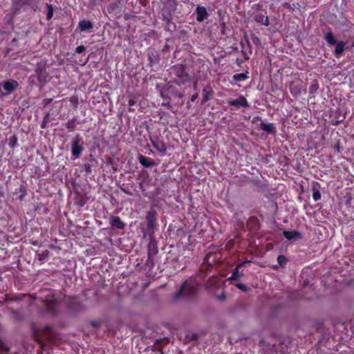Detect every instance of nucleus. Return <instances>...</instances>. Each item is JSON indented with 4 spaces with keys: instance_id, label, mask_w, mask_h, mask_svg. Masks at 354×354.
Instances as JSON below:
<instances>
[{
    "instance_id": "nucleus-1",
    "label": "nucleus",
    "mask_w": 354,
    "mask_h": 354,
    "mask_svg": "<svg viewBox=\"0 0 354 354\" xmlns=\"http://www.w3.org/2000/svg\"><path fill=\"white\" fill-rule=\"evenodd\" d=\"M196 292L197 284L196 281L193 279L187 280L176 295L175 299H177L182 297L191 298L194 297Z\"/></svg>"
},
{
    "instance_id": "nucleus-2",
    "label": "nucleus",
    "mask_w": 354,
    "mask_h": 354,
    "mask_svg": "<svg viewBox=\"0 0 354 354\" xmlns=\"http://www.w3.org/2000/svg\"><path fill=\"white\" fill-rule=\"evenodd\" d=\"M170 74L176 77L174 82L178 85H183L189 81V75L185 72L183 64L173 66L171 68Z\"/></svg>"
},
{
    "instance_id": "nucleus-3",
    "label": "nucleus",
    "mask_w": 354,
    "mask_h": 354,
    "mask_svg": "<svg viewBox=\"0 0 354 354\" xmlns=\"http://www.w3.org/2000/svg\"><path fill=\"white\" fill-rule=\"evenodd\" d=\"M19 87V83L15 80H9L0 83V99L11 94Z\"/></svg>"
},
{
    "instance_id": "nucleus-4",
    "label": "nucleus",
    "mask_w": 354,
    "mask_h": 354,
    "mask_svg": "<svg viewBox=\"0 0 354 354\" xmlns=\"http://www.w3.org/2000/svg\"><path fill=\"white\" fill-rule=\"evenodd\" d=\"M35 73L37 74V80L40 83L45 84L48 82L49 74L46 71L45 63L38 64L35 69Z\"/></svg>"
},
{
    "instance_id": "nucleus-5",
    "label": "nucleus",
    "mask_w": 354,
    "mask_h": 354,
    "mask_svg": "<svg viewBox=\"0 0 354 354\" xmlns=\"http://www.w3.org/2000/svg\"><path fill=\"white\" fill-rule=\"evenodd\" d=\"M80 140L79 138V136H77L72 143V155L75 158H78L84 150V147L82 145L80 144Z\"/></svg>"
},
{
    "instance_id": "nucleus-6",
    "label": "nucleus",
    "mask_w": 354,
    "mask_h": 354,
    "mask_svg": "<svg viewBox=\"0 0 354 354\" xmlns=\"http://www.w3.org/2000/svg\"><path fill=\"white\" fill-rule=\"evenodd\" d=\"M230 106H234L236 108L248 107L250 106L248 100L243 95H240L238 98L228 102Z\"/></svg>"
},
{
    "instance_id": "nucleus-7",
    "label": "nucleus",
    "mask_w": 354,
    "mask_h": 354,
    "mask_svg": "<svg viewBox=\"0 0 354 354\" xmlns=\"http://www.w3.org/2000/svg\"><path fill=\"white\" fill-rule=\"evenodd\" d=\"M196 20L199 22L203 21L208 17V13L204 6H198L196 9Z\"/></svg>"
},
{
    "instance_id": "nucleus-8",
    "label": "nucleus",
    "mask_w": 354,
    "mask_h": 354,
    "mask_svg": "<svg viewBox=\"0 0 354 354\" xmlns=\"http://www.w3.org/2000/svg\"><path fill=\"white\" fill-rule=\"evenodd\" d=\"M253 20L261 25H264L266 26H268L270 25L268 17L263 15L262 13H257L254 15Z\"/></svg>"
},
{
    "instance_id": "nucleus-9",
    "label": "nucleus",
    "mask_w": 354,
    "mask_h": 354,
    "mask_svg": "<svg viewBox=\"0 0 354 354\" xmlns=\"http://www.w3.org/2000/svg\"><path fill=\"white\" fill-rule=\"evenodd\" d=\"M152 145L157 151H158L162 155H165L166 153L167 147L163 141L160 140H153Z\"/></svg>"
},
{
    "instance_id": "nucleus-10",
    "label": "nucleus",
    "mask_w": 354,
    "mask_h": 354,
    "mask_svg": "<svg viewBox=\"0 0 354 354\" xmlns=\"http://www.w3.org/2000/svg\"><path fill=\"white\" fill-rule=\"evenodd\" d=\"M283 235L289 241L301 239V234L297 231H283Z\"/></svg>"
},
{
    "instance_id": "nucleus-11",
    "label": "nucleus",
    "mask_w": 354,
    "mask_h": 354,
    "mask_svg": "<svg viewBox=\"0 0 354 354\" xmlns=\"http://www.w3.org/2000/svg\"><path fill=\"white\" fill-rule=\"evenodd\" d=\"M139 162L145 167H151L156 165V162L151 158H147L143 155L138 156Z\"/></svg>"
},
{
    "instance_id": "nucleus-12",
    "label": "nucleus",
    "mask_w": 354,
    "mask_h": 354,
    "mask_svg": "<svg viewBox=\"0 0 354 354\" xmlns=\"http://www.w3.org/2000/svg\"><path fill=\"white\" fill-rule=\"evenodd\" d=\"M46 310L50 313H55L57 310V303L54 299L46 300Z\"/></svg>"
},
{
    "instance_id": "nucleus-13",
    "label": "nucleus",
    "mask_w": 354,
    "mask_h": 354,
    "mask_svg": "<svg viewBox=\"0 0 354 354\" xmlns=\"http://www.w3.org/2000/svg\"><path fill=\"white\" fill-rule=\"evenodd\" d=\"M261 129L267 132L268 133H270V134L276 133V129L272 123L261 122Z\"/></svg>"
},
{
    "instance_id": "nucleus-14",
    "label": "nucleus",
    "mask_w": 354,
    "mask_h": 354,
    "mask_svg": "<svg viewBox=\"0 0 354 354\" xmlns=\"http://www.w3.org/2000/svg\"><path fill=\"white\" fill-rule=\"evenodd\" d=\"M111 224L112 226L115 227L120 230L124 228V223L121 221L118 216H113L111 218Z\"/></svg>"
},
{
    "instance_id": "nucleus-15",
    "label": "nucleus",
    "mask_w": 354,
    "mask_h": 354,
    "mask_svg": "<svg viewBox=\"0 0 354 354\" xmlns=\"http://www.w3.org/2000/svg\"><path fill=\"white\" fill-rule=\"evenodd\" d=\"M79 28L81 31H86L93 28V24L88 20H82L79 22Z\"/></svg>"
},
{
    "instance_id": "nucleus-16",
    "label": "nucleus",
    "mask_w": 354,
    "mask_h": 354,
    "mask_svg": "<svg viewBox=\"0 0 354 354\" xmlns=\"http://www.w3.org/2000/svg\"><path fill=\"white\" fill-rule=\"evenodd\" d=\"M158 251V250L156 243L150 241L148 245V255L149 257H155Z\"/></svg>"
},
{
    "instance_id": "nucleus-17",
    "label": "nucleus",
    "mask_w": 354,
    "mask_h": 354,
    "mask_svg": "<svg viewBox=\"0 0 354 354\" xmlns=\"http://www.w3.org/2000/svg\"><path fill=\"white\" fill-rule=\"evenodd\" d=\"M147 218L148 227L153 230L156 225V218L154 216V214L151 212H149L148 213Z\"/></svg>"
},
{
    "instance_id": "nucleus-18",
    "label": "nucleus",
    "mask_w": 354,
    "mask_h": 354,
    "mask_svg": "<svg viewBox=\"0 0 354 354\" xmlns=\"http://www.w3.org/2000/svg\"><path fill=\"white\" fill-rule=\"evenodd\" d=\"M212 90L210 88H204L203 89V100H202V104H205L207 102L209 99V95H212Z\"/></svg>"
},
{
    "instance_id": "nucleus-19",
    "label": "nucleus",
    "mask_w": 354,
    "mask_h": 354,
    "mask_svg": "<svg viewBox=\"0 0 354 354\" xmlns=\"http://www.w3.org/2000/svg\"><path fill=\"white\" fill-rule=\"evenodd\" d=\"M242 266V264L239 265L233 271L232 276L229 278V280H238L242 276L243 274L239 272V268Z\"/></svg>"
},
{
    "instance_id": "nucleus-20",
    "label": "nucleus",
    "mask_w": 354,
    "mask_h": 354,
    "mask_svg": "<svg viewBox=\"0 0 354 354\" xmlns=\"http://www.w3.org/2000/svg\"><path fill=\"white\" fill-rule=\"evenodd\" d=\"M335 54L336 56H339L342 54L344 49L345 43L343 41L337 42L335 44Z\"/></svg>"
},
{
    "instance_id": "nucleus-21",
    "label": "nucleus",
    "mask_w": 354,
    "mask_h": 354,
    "mask_svg": "<svg viewBox=\"0 0 354 354\" xmlns=\"http://www.w3.org/2000/svg\"><path fill=\"white\" fill-rule=\"evenodd\" d=\"M325 39L326 41L330 45H335L337 44V41L331 32L326 33Z\"/></svg>"
},
{
    "instance_id": "nucleus-22",
    "label": "nucleus",
    "mask_w": 354,
    "mask_h": 354,
    "mask_svg": "<svg viewBox=\"0 0 354 354\" xmlns=\"http://www.w3.org/2000/svg\"><path fill=\"white\" fill-rule=\"evenodd\" d=\"M232 78L235 82H241L248 79V77L245 73H239L234 75Z\"/></svg>"
},
{
    "instance_id": "nucleus-23",
    "label": "nucleus",
    "mask_w": 354,
    "mask_h": 354,
    "mask_svg": "<svg viewBox=\"0 0 354 354\" xmlns=\"http://www.w3.org/2000/svg\"><path fill=\"white\" fill-rule=\"evenodd\" d=\"M319 88L318 82L317 80H313L310 88H309V93L310 94H315Z\"/></svg>"
},
{
    "instance_id": "nucleus-24",
    "label": "nucleus",
    "mask_w": 354,
    "mask_h": 354,
    "mask_svg": "<svg viewBox=\"0 0 354 354\" xmlns=\"http://www.w3.org/2000/svg\"><path fill=\"white\" fill-rule=\"evenodd\" d=\"M66 127L69 130H73L76 127V119L73 118L71 120H69L66 123Z\"/></svg>"
},
{
    "instance_id": "nucleus-25",
    "label": "nucleus",
    "mask_w": 354,
    "mask_h": 354,
    "mask_svg": "<svg viewBox=\"0 0 354 354\" xmlns=\"http://www.w3.org/2000/svg\"><path fill=\"white\" fill-rule=\"evenodd\" d=\"M9 140V146L11 148H15L17 145L18 138L16 135L12 136Z\"/></svg>"
},
{
    "instance_id": "nucleus-26",
    "label": "nucleus",
    "mask_w": 354,
    "mask_h": 354,
    "mask_svg": "<svg viewBox=\"0 0 354 354\" xmlns=\"http://www.w3.org/2000/svg\"><path fill=\"white\" fill-rule=\"evenodd\" d=\"M46 8H47L46 18L48 20H50L53 15V8L52 5L47 3Z\"/></svg>"
},
{
    "instance_id": "nucleus-27",
    "label": "nucleus",
    "mask_w": 354,
    "mask_h": 354,
    "mask_svg": "<svg viewBox=\"0 0 354 354\" xmlns=\"http://www.w3.org/2000/svg\"><path fill=\"white\" fill-rule=\"evenodd\" d=\"M235 286L237 287L239 289L242 290L243 292H247L250 290V288L248 287L246 285L242 283H234Z\"/></svg>"
},
{
    "instance_id": "nucleus-28",
    "label": "nucleus",
    "mask_w": 354,
    "mask_h": 354,
    "mask_svg": "<svg viewBox=\"0 0 354 354\" xmlns=\"http://www.w3.org/2000/svg\"><path fill=\"white\" fill-rule=\"evenodd\" d=\"M185 339L189 341H196L198 339V335L196 333H191L186 335Z\"/></svg>"
},
{
    "instance_id": "nucleus-29",
    "label": "nucleus",
    "mask_w": 354,
    "mask_h": 354,
    "mask_svg": "<svg viewBox=\"0 0 354 354\" xmlns=\"http://www.w3.org/2000/svg\"><path fill=\"white\" fill-rule=\"evenodd\" d=\"M277 261H278V263L281 266H284L286 263H287V259L286 257L283 256V255H279L278 257H277Z\"/></svg>"
},
{
    "instance_id": "nucleus-30",
    "label": "nucleus",
    "mask_w": 354,
    "mask_h": 354,
    "mask_svg": "<svg viewBox=\"0 0 354 354\" xmlns=\"http://www.w3.org/2000/svg\"><path fill=\"white\" fill-rule=\"evenodd\" d=\"M153 257H149L148 255V259L145 263V266H147L149 268H152L154 266Z\"/></svg>"
},
{
    "instance_id": "nucleus-31",
    "label": "nucleus",
    "mask_w": 354,
    "mask_h": 354,
    "mask_svg": "<svg viewBox=\"0 0 354 354\" xmlns=\"http://www.w3.org/2000/svg\"><path fill=\"white\" fill-rule=\"evenodd\" d=\"M136 103V101L132 98V97H130L129 101H128V104H129V111H134L133 109L131 108V106H134Z\"/></svg>"
},
{
    "instance_id": "nucleus-32",
    "label": "nucleus",
    "mask_w": 354,
    "mask_h": 354,
    "mask_svg": "<svg viewBox=\"0 0 354 354\" xmlns=\"http://www.w3.org/2000/svg\"><path fill=\"white\" fill-rule=\"evenodd\" d=\"M313 199L317 201L321 198V194L318 190H315L313 193Z\"/></svg>"
},
{
    "instance_id": "nucleus-33",
    "label": "nucleus",
    "mask_w": 354,
    "mask_h": 354,
    "mask_svg": "<svg viewBox=\"0 0 354 354\" xmlns=\"http://www.w3.org/2000/svg\"><path fill=\"white\" fill-rule=\"evenodd\" d=\"M42 331L46 334L52 335L53 334V328L50 326H46L43 328Z\"/></svg>"
},
{
    "instance_id": "nucleus-34",
    "label": "nucleus",
    "mask_w": 354,
    "mask_h": 354,
    "mask_svg": "<svg viewBox=\"0 0 354 354\" xmlns=\"http://www.w3.org/2000/svg\"><path fill=\"white\" fill-rule=\"evenodd\" d=\"M216 298L219 301H224L225 299V294L224 291L222 290L221 293L216 296Z\"/></svg>"
},
{
    "instance_id": "nucleus-35",
    "label": "nucleus",
    "mask_w": 354,
    "mask_h": 354,
    "mask_svg": "<svg viewBox=\"0 0 354 354\" xmlns=\"http://www.w3.org/2000/svg\"><path fill=\"white\" fill-rule=\"evenodd\" d=\"M86 50L85 47L84 46H79L76 48L75 51L77 53H82Z\"/></svg>"
},
{
    "instance_id": "nucleus-36",
    "label": "nucleus",
    "mask_w": 354,
    "mask_h": 354,
    "mask_svg": "<svg viewBox=\"0 0 354 354\" xmlns=\"http://www.w3.org/2000/svg\"><path fill=\"white\" fill-rule=\"evenodd\" d=\"M46 253H48V252L46 251L45 252H43L42 254H37L38 259L39 261L44 260L46 258Z\"/></svg>"
},
{
    "instance_id": "nucleus-37",
    "label": "nucleus",
    "mask_w": 354,
    "mask_h": 354,
    "mask_svg": "<svg viewBox=\"0 0 354 354\" xmlns=\"http://www.w3.org/2000/svg\"><path fill=\"white\" fill-rule=\"evenodd\" d=\"M53 102V98H46L43 100V104L46 106Z\"/></svg>"
},
{
    "instance_id": "nucleus-38",
    "label": "nucleus",
    "mask_w": 354,
    "mask_h": 354,
    "mask_svg": "<svg viewBox=\"0 0 354 354\" xmlns=\"http://www.w3.org/2000/svg\"><path fill=\"white\" fill-rule=\"evenodd\" d=\"M252 39L253 42L255 44H257V45H259L260 44V40H259V39L257 36H252Z\"/></svg>"
},
{
    "instance_id": "nucleus-39",
    "label": "nucleus",
    "mask_w": 354,
    "mask_h": 354,
    "mask_svg": "<svg viewBox=\"0 0 354 354\" xmlns=\"http://www.w3.org/2000/svg\"><path fill=\"white\" fill-rule=\"evenodd\" d=\"M70 101L75 105L77 104V97L76 96H73L71 97Z\"/></svg>"
},
{
    "instance_id": "nucleus-40",
    "label": "nucleus",
    "mask_w": 354,
    "mask_h": 354,
    "mask_svg": "<svg viewBox=\"0 0 354 354\" xmlns=\"http://www.w3.org/2000/svg\"><path fill=\"white\" fill-rule=\"evenodd\" d=\"M121 190L125 194H128L129 196H133V193L129 190L125 189L124 188L122 187H121Z\"/></svg>"
},
{
    "instance_id": "nucleus-41",
    "label": "nucleus",
    "mask_w": 354,
    "mask_h": 354,
    "mask_svg": "<svg viewBox=\"0 0 354 354\" xmlns=\"http://www.w3.org/2000/svg\"><path fill=\"white\" fill-rule=\"evenodd\" d=\"M20 192H23V194L19 196V198L21 200H22L23 198L24 197V196L26 195V192H25L24 188L23 187H20Z\"/></svg>"
},
{
    "instance_id": "nucleus-42",
    "label": "nucleus",
    "mask_w": 354,
    "mask_h": 354,
    "mask_svg": "<svg viewBox=\"0 0 354 354\" xmlns=\"http://www.w3.org/2000/svg\"><path fill=\"white\" fill-rule=\"evenodd\" d=\"M198 93H196L195 94H194V95L191 97V98H190V101H191V102H194V101L196 100V98L198 97Z\"/></svg>"
},
{
    "instance_id": "nucleus-43",
    "label": "nucleus",
    "mask_w": 354,
    "mask_h": 354,
    "mask_svg": "<svg viewBox=\"0 0 354 354\" xmlns=\"http://www.w3.org/2000/svg\"><path fill=\"white\" fill-rule=\"evenodd\" d=\"M11 313L15 315L16 318H19V313H17L16 310H14L12 309L10 310Z\"/></svg>"
},
{
    "instance_id": "nucleus-44",
    "label": "nucleus",
    "mask_w": 354,
    "mask_h": 354,
    "mask_svg": "<svg viewBox=\"0 0 354 354\" xmlns=\"http://www.w3.org/2000/svg\"><path fill=\"white\" fill-rule=\"evenodd\" d=\"M91 324H92V326H93L94 327H96V328H99L100 326V324L98 322H92Z\"/></svg>"
},
{
    "instance_id": "nucleus-45",
    "label": "nucleus",
    "mask_w": 354,
    "mask_h": 354,
    "mask_svg": "<svg viewBox=\"0 0 354 354\" xmlns=\"http://www.w3.org/2000/svg\"><path fill=\"white\" fill-rule=\"evenodd\" d=\"M250 222H254L255 223H258V220L257 218H252L250 220Z\"/></svg>"
},
{
    "instance_id": "nucleus-46",
    "label": "nucleus",
    "mask_w": 354,
    "mask_h": 354,
    "mask_svg": "<svg viewBox=\"0 0 354 354\" xmlns=\"http://www.w3.org/2000/svg\"><path fill=\"white\" fill-rule=\"evenodd\" d=\"M194 90L197 89V81H195V82L194 83Z\"/></svg>"
},
{
    "instance_id": "nucleus-47",
    "label": "nucleus",
    "mask_w": 354,
    "mask_h": 354,
    "mask_svg": "<svg viewBox=\"0 0 354 354\" xmlns=\"http://www.w3.org/2000/svg\"><path fill=\"white\" fill-rule=\"evenodd\" d=\"M283 6H285L286 8H290V4L288 3H287V2L283 3Z\"/></svg>"
},
{
    "instance_id": "nucleus-48",
    "label": "nucleus",
    "mask_w": 354,
    "mask_h": 354,
    "mask_svg": "<svg viewBox=\"0 0 354 354\" xmlns=\"http://www.w3.org/2000/svg\"><path fill=\"white\" fill-rule=\"evenodd\" d=\"M177 95H178V97H180V98L184 96V95L183 93H178Z\"/></svg>"
},
{
    "instance_id": "nucleus-49",
    "label": "nucleus",
    "mask_w": 354,
    "mask_h": 354,
    "mask_svg": "<svg viewBox=\"0 0 354 354\" xmlns=\"http://www.w3.org/2000/svg\"><path fill=\"white\" fill-rule=\"evenodd\" d=\"M44 127H45V124H42V125H41V127H42V128H44Z\"/></svg>"
}]
</instances>
